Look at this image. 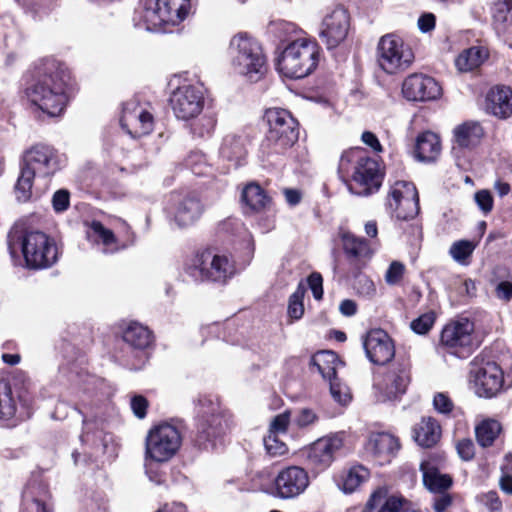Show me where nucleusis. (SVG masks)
<instances>
[{
    "label": "nucleus",
    "instance_id": "1",
    "mask_svg": "<svg viewBox=\"0 0 512 512\" xmlns=\"http://www.w3.org/2000/svg\"><path fill=\"white\" fill-rule=\"evenodd\" d=\"M71 76L65 64L44 59L36 67L25 93L32 105L51 117L59 116L67 102Z\"/></svg>",
    "mask_w": 512,
    "mask_h": 512
},
{
    "label": "nucleus",
    "instance_id": "2",
    "mask_svg": "<svg viewBox=\"0 0 512 512\" xmlns=\"http://www.w3.org/2000/svg\"><path fill=\"white\" fill-rule=\"evenodd\" d=\"M338 173L348 189L360 196L371 195L378 191L382 184L379 163L361 148H354L342 154Z\"/></svg>",
    "mask_w": 512,
    "mask_h": 512
},
{
    "label": "nucleus",
    "instance_id": "3",
    "mask_svg": "<svg viewBox=\"0 0 512 512\" xmlns=\"http://www.w3.org/2000/svg\"><path fill=\"white\" fill-rule=\"evenodd\" d=\"M60 169V156L52 146L36 144L26 150L22 157L20 175L15 185L17 200L26 202L30 199L35 178L50 179Z\"/></svg>",
    "mask_w": 512,
    "mask_h": 512
},
{
    "label": "nucleus",
    "instance_id": "4",
    "mask_svg": "<svg viewBox=\"0 0 512 512\" xmlns=\"http://www.w3.org/2000/svg\"><path fill=\"white\" fill-rule=\"evenodd\" d=\"M195 409L197 423L193 441L200 449L213 448L216 441L230 431L232 416L211 395L200 396Z\"/></svg>",
    "mask_w": 512,
    "mask_h": 512
},
{
    "label": "nucleus",
    "instance_id": "5",
    "mask_svg": "<svg viewBox=\"0 0 512 512\" xmlns=\"http://www.w3.org/2000/svg\"><path fill=\"white\" fill-rule=\"evenodd\" d=\"M228 56L233 70L252 82L267 70L266 56L260 42L247 32L235 34L229 42Z\"/></svg>",
    "mask_w": 512,
    "mask_h": 512
},
{
    "label": "nucleus",
    "instance_id": "6",
    "mask_svg": "<svg viewBox=\"0 0 512 512\" xmlns=\"http://www.w3.org/2000/svg\"><path fill=\"white\" fill-rule=\"evenodd\" d=\"M18 246L27 267L43 269L50 267L57 261V247L52 239L40 231H30L24 235L18 232H10L8 235V249L12 257H15Z\"/></svg>",
    "mask_w": 512,
    "mask_h": 512
},
{
    "label": "nucleus",
    "instance_id": "7",
    "mask_svg": "<svg viewBox=\"0 0 512 512\" xmlns=\"http://www.w3.org/2000/svg\"><path fill=\"white\" fill-rule=\"evenodd\" d=\"M190 0H141L135 11L136 25L141 23L146 30L154 31L165 24L178 25L189 14Z\"/></svg>",
    "mask_w": 512,
    "mask_h": 512
},
{
    "label": "nucleus",
    "instance_id": "8",
    "mask_svg": "<svg viewBox=\"0 0 512 512\" xmlns=\"http://www.w3.org/2000/svg\"><path fill=\"white\" fill-rule=\"evenodd\" d=\"M316 41L301 38L288 44L277 61L278 71L285 77L300 79L314 71L319 60Z\"/></svg>",
    "mask_w": 512,
    "mask_h": 512
},
{
    "label": "nucleus",
    "instance_id": "9",
    "mask_svg": "<svg viewBox=\"0 0 512 512\" xmlns=\"http://www.w3.org/2000/svg\"><path fill=\"white\" fill-rule=\"evenodd\" d=\"M268 131L261 144L264 153L282 154L298 140V122L282 108H271L265 113Z\"/></svg>",
    "mask_w": 512,
    "mask_h": 512
},
{
    "label": "nucleus",
    "instance_id": "10",
    "mask_svg": "<svg viewBox=\"0 0 512 512\" xmlns=\"http://www.w3.org/2000/svg\"><path fill=\"white\" fill-rule=\"evenodd\" d=\"M184 273L194 283H225L235 274L231 259L207 249L197 252L184 265Z\"/></svg>",
    "mask_w": 512,
    "mask_h": 512
},
{
    "label": "nucleus",
    "instance_id": "11",
    "mask_svg": "<svg viewBox=\"0 0 512 512\" xmlns=\"http://www.w3.org/2000/svg\"><path fill=\"white\" fill-rule=\"evenodd\" d=\"M379 67L387 74H397L408 69L414 61L411 47L395 34H386L379 39L376 49Z\"/></svg>",
    "mask_w": 512,
    "mask_h": 512
},
{
    "label": "nucleus",
    "instance_id": "12",
    "mask_svg": "<svg viewBox=\"0 0 512 512\" xmlns=\"http://www.w3.org/2000/svg\"><path fill=\"white\" fill-rule=\"evenodd\" d=\"M182 444L179 430L168 423L159 424L149 430L145 439V458L158 463L172 459Z\"/></svg>",
    "mask_w": 512,
    "mask_h": 512
},
{
    "label": "nucleus",
    "instance_id": "13",
    "mask_svg": "<svg viewBox=\"0 0 512 512\" xmlns=\"http://www.w3.org/2000/svg\"><path fill=\"white\" fill-rule=\"evenodd\" d=\"M469 381L476 395L492 398L503 388L504 373L495 362L474 361L471 364Z\"/></svg>",
    "mask_w": 512,
    "mask_h": 512
},
{
    "label": "nucleus",
    "instance_id": "14",
    "mask_svg": "<svg viewBox=\"0 0 512 512\" xmlns=\"http://www.w3.org/2000/svg\"><path fill=\"white\" fill-rule=\"evenodd\" d=\"M169 102L177 119L189 121L199 116L204 108V90L199 85L183 84L171 93Z\"/></svg>",
    "mask_w": 512,
    "mask_h": 512
},
{
    "label": "nucleus",
    "instance_id": "15",
    "mask_svg": "<svg viewBox=\"0 0 512 512\" xmlns=\"http://www.w3.org/2000/svg\"><path fill=\"white\" fill-rule=\"evenodd\" d=\"M386 207L398 220L413 219L419 213V196L414 184L395 182L388 194Z\"/></svg>",
    "mask_w": 512,
    "mask_h": 512
},
{
    "label": "nucleus",
    "instance_id": "16",
    "mask_svg": "<svg viewBox=\"0 0 512 512\" xmlns=\"http://www.w3.org/2000/svg\"><path fill=\"white\" fill-rule=\"evenodd\" d=\"M410 383V372L403 364L389 367L374 377L373 388L378 401H391L402 396Z\"/></svg>",
    "mask_w": 512,
    "mask_h": 512
},
{
    "label": "nucleus",
    "instance_id": "17",
    "mask_svg": "<svg viewBox=\"0 0 512 512\" xmlns=\"http://www.w3.org/2000/svg\"><path fill=\"white\" fill-rule=\"evenodd\" d=\"M349 29L350 16L348 11L341 6H337L328 10L324 15L319 28V37L327 49H333L346 39Z\"/></svg>",
    "mask_w": 512,
    "mask_h": 512
},
{
    "label": "nucleus",
    "instance_id": "18",
    "mask_svg": "<svg viewBox=\"0 0 512 512\" xmlns=\"http://www.w3.org/2000/svg\"><path fill=\"white\" fill-rule=\"evenodd\" d=\"M474 331L473 322L464 318L447 324L441 333V343L457 357L465 358L471 353Z\"/></svg>",
    "mask_w": 512,
    "mask_h": 512
},
{
    "label": "nucleus",
    "instance_id": "19",
    "mask_svg": "<svg viewBox=\"0 0 512 512\" xmlns=\"http://www.w3.org/2000/svg\"><path fill=\"white\" fill-rule=\"evenodd\" d=\"M342 446L343 439L338 434L316 440L304 452L307 466L316 471L325 470L331 465L335 453Z\"/></svg>",
    "mask_w": 512,
    "mask_h": 512
},
{
    "label": "nucleus",
    "instance_id": "20",
    "mask_svg": "<svg viewBox=\"0 0 512 512\" xmlns=\"http://www.w3.org/2000/svg\"><path fill=\"white\" fill-rule=\"evenodd\" d=\"M366 357L376 365H385L395 356V345L389 334L382 329H371L362 338Z\"/></svg>",
    "mask_w": 512,
    "mask_h": 512
},
{
    "label": "nucleus",
    "instance_id": "21",
    "mask_svg": "<svg viewBox=\"0 0 512 512\" xmlns=\"http://www.w3.org/2000/svg\"><path fill=\"white\" fill-rule=\"evenodd\" d=\"M204 212V204L194 192L174 195L171 215L178 227H188L197 222Z\"/></svg>",
    "mask_w": 512,
    "mask_h": 512
},
{
    "label": "nucleus",
    "instance_id": "22",
    "mask_svg": "<svg viewBox=\"0 0 512 512\" xmlns=\"http://www.w3.org/2000/svg\"><path fill=\"white\" fill-rule=\"evenodd\" d=\"M31 415L26 400L15 394L7 379H0V421L13 422L24 420Z\"/></svg>",
    "mask_w": 512,
    "mask_h": 512
},
{
    "label": "nucleus",
    "instance_id": "23",
    "mask_svg": "<svg viewBox=\"0 0 512 512\" xmlns=\"http://www.w3.org/2000/svg\"><path fill=\"white\" fill-rule=\"evenodd\" d=\"M402 93L407 100L425 102L438 99L442 95V88L433 77L415 73L404 80Z\"/></svg>",
    "mask_w": 512,
    "mask_h": 512
},
{
    "label": "nucleus",
    "instance_id": "24",
    "mask_svg": "<svg viewBox=\"0 0 512 512\" xmlns=\"http://www.w3.org/2000/svg\"><path fill=\"white\" fill-rule=\"evenodd\" d=\"M309 486L307 471L300 466L282 469L275 478L276 495L282 499L295 498Z\"/></svg>",
    "mask_w": 512,
    "mask_h": 512
},
{
    "label": "nucleus",
    "instance_id": "25",
    "mask_svg": "<svg viewBox=\"0 0 512 512\" xmlns=\"http://www.w3.org/2000/svg\"><path fill=\"white\" fill-rule=\"evenodd\" d=\"M121 127L132 137H141L153 130L154 119L151 113L144 110L135 101L124 104L120 118Z\"/></svg>",
    "mask_w": 512,
    "mask_h": 512
},
{
    "label": "nucleus",
    "instance_id": "26",
    "mask_svg": "<svg viewBox=\"0 0 512 512\" xmlns=\"http://www.w3.org/2000/svg\"><path fill=\"white\" fill-rule=\"evenodd\" d=\"M248 139L242 132L227 133L219 148V155L223 160L230 162L234 167L242 165L247 156Z\"/></svg>",
    "mask_w": 512,
    "mask_h": 512
},
{
    "label": "nucleus",
    "instance_id": "27",
    "mask_svg": "<svg viewBox=\"0 0 512 512\" xmlns=\"http://www.w3.org/2000/svg\"><path fill=\"white\" fill-rule=\"evenodd\" d=\"M241 203L246 214H257L270 208L271 198L257 182H250L242 189Z\"/></svg>",
    "mask_w": 512,
    "mask_h": 512
},
{
    "label": "nucleus",
    "instance_id": "28",
    "mask_svg": "<svg viewBox=\"0 0 512 512\" xmlns=\"http://www.w3.org/2000/svg\"><path fill=\"white\" fill-rule=\"evenodd\" d=\"M398 449V439L384 432L371 434L366 444V450L371 453L380 464L389 462L390 458Z\"/></svg>",
    "mask_w": 512,
    "mask_h": 512
},
{
    "label": "nucleus",
    "instance_id": "29",
    "mask_svg": "<svg viewBox=\"0 0 512 512\" xmlns=\"http://www.w3.org/2000/svg\"><path fill=\"white\" fill-rule=\"evenodd\" d=\"M486 110L502 119L512 115V90L506 86L492 88L486 97Z\"/></svg>",
    "mask_w": 512,
    "mask_h": 512
},
{
    "label": "nucleus",
    "instance_id": "30",
    "mask_svg": "<svg viewBox=\"0 0 512 512\" xmlns=\"http://www.w3.org/2000/svg\"><path fill=\"white\" fill-rule=\"evenodd\" d=\"M341 365L337 354L329 350L319 351L310 359L311 370L316 369L326 381L337 378V370Z\"/></svg>",
    "mask_w": 512,
    "mask_h": 512
},
{
    "label": "nucleus",
    "instance_id": "31",
    "mask_svg": "<svg viewBox=\"0 0 512 512\" xmlns=\"http://www.w3.org/2000/svg\"><path fill=\"white\" fill-rule=\"evenodd\" d=\"M88 236L97 244L102 246V252L105 254H114L126 248L120 244L112 230L106 228L99 221H92Z\"/></svg>",
    "mask_w": 512,
    "mask_h": 512
},
{
    "label": "nucleus",
    "instance_id": "32",
    "mask_svg": "<svg viewBox=\"0 0 512 512\" xmlns=\"http://www.w3.org/2000/svg\"><path fill=\"white\" fill-rule=\"evenodd\" d=\"M440 437V424L433 417H423L414 428V439L422 447L434 446Z\"/></svg>",
    "mask_w": 512,
    "mask_h": 512
},
{
    "label": "nucleus",
    "instance_id": "33",
    "mask_svg": "<svg viewBox=\"0 0 512 512\" xmlns=\"http://www.w3.org/2000/svg\"><path fill=\"white\" fill-rule=\"evenodd\" d=\"M441 144L437 134L426 131L416 139L415 154L420 161H434L440 154Z\"/></svg>",
    "mask_w": 512,
    "mask_h": 512
},
{
    "label": "nucleus",
    "instance_id": "34",
    "mask_svg": "<svg viewBox=\"0 0 512 512\" xmlns=\"http://www.w3.org/2000/svg\"><path fill=\"white\" fill-rule=\"evenodd\" d=\"M405 499L402 496H388V490L386 488H378L370 496L367 504V510H373L380 506L378 512H400Z\"/></svg>",
    "mask_w": 512,
    "mask_h": 512
},
{
    "label": "nucleus",
    "instance_id": "35",
    "mask_svg": "<svg viewBox=\"0 0 512 512\" xmlns=\"http://www.w3.org/2000/svg\"><path fill=\"white\" fill-rule=\"evenodd\" d=\"M420 469L423 473V482L428 490L442 493L452 485V478L448 474H442L429 462H422Z\"/></svg>",
    "mask_w": 512,
    "mask_h": 512
},
{
    "label": "nucleus",
    "instance_id": "36",
    "mask_svg": "<svg viewBox=\"0 0 512 512\" xmlns=\"http://www.w3.org/2000/svg\"><path fill=\"white\" fill-rule=\"evenodd\" d=\"M493 24L498 33L512 36V0H497L492 8Z\"/></svg>",
    "mask_w": 512,
    "mask_h": 512
},
{
    "label": "nucleus",
    "instance_id": "37",
    "mask_svg": "<svg viewBox=\"0 0 512 512\" xmlns=\"http://www.w3.org/2000/svg\"><path fill=\"white\" fill-rule=\"evenodd\" d=\"M152 332L138 322L130 323L123 332V340L134 349L143 350L152 343Z\"/></svg>",
    "mask_w": 512,
    "mask_h": 512
},
{
    "label": "nucleus",
    "instance_id": "38",
    "mask_svg": "<svg viewBox=\"0 0 512 512\" xmlns=\"http://www.w3.org/2000/svg\"><path fill=\"white\" fill-rule=\"evenodd\" d=\"M341 240L343 249L349 258L360 259L370 257L372 254L367 240L356 237L350 232H342Z\"/></svg>",
    "mask_w": 512,
    "mask_h": 512
},
{
    "label": "nucleus",
    "instance_id": "39",
    "mask_svg": "<svg viewBox=\"0 0 512 512\" xmlns=\"http://www.w3.org/2000/svg\"><path fill=\"white\" fill-rule=\"evenodd\" d=\"M483 136L482 127L476 122H465L454 129V137L461 147L475 145Z\"/></svg>",
    "mask_w": 512,
    "mask_h": 512
},
{
    "label": "nucleus",
    "instance_id": "40",
    "mask_svg": "<svg viewBox=\"0 0 512 512\" xmlns=\"http://www.w3.org/2000/svg\"><path fill=\"white\" fill-rule=\"evenodd\" d=\"M486 57L487 53L481 47H471L459 54L455 65L458 70L468 72L479 67Z\"/></svg>",
    "mask_w": 512,
    "mask_h": 512
},
{
    "label": "nucleus",
    "instance_id": "41",
    "mask_svg": "<svg viewBox=\"0 0 512 512\" xmlns=\"http://www.w3.org/2000/svg\"><path fill=\"white\" fill-rule=\"evenodd\" d=\"M501 424L493 419L483 420L475 428L477 442L482 447H488L493 444L501 432Z\"/></svg>",
    "mask_w": 512,
    "mask_h": 512
},
{
    "label": "nucleus",
    "instance_id": "42",
    "mask_svg": "<svg viewBox=\"0 0 512 512\" xmlns=\"http://www.w3.org/2000/svg\"><path fill=\"white\" fill-rule=\"evenodd\" d=\"M368 476L369 472L363 466L352 467L342 476L341 488L345 493H352L368 479Z\"/></svg>",
    "mask_w": 512,
    "mask_h": 512
},
{
    "label": "nucleus",
    "instance_id": "43",
    "mask_svg": "<svg viewBox=\"0 0 512 512\" xmlns=\"http://www.w3.org/2000/svg\"><path fill=\"white\" fill-rule=\"evenodd\" d=\"M475 248L476 244L474 242L469 240H459L455 241L450 246L449 254L455 262L461 265H467Z\"/></svg>",
    "mask_w": 512,
    "mask_h": 512
},
{
    "label": "nucleus",
    "instance_id": "44",
    "mask_svg": "<svg viewBox=\"0 0 512 512\" xmlns=\"http://www.w3.org/2000/svg\"><path fill=\"white\" fill-rule=\"evenodd\" d=\"M305 292V286L300 283L295 292L289 297L288 315L294 320H299L304 314L303 299Z\"/></svg>",
    "mask_w": 512,
    "mask_h": 512
},
{
    "label": "nucleus",
    "instance_id": "45",
    "mask_svg": "<svg viewBox=\"0 0 512 512\" xmlns=\"http://www.w3.org/2000/svg\"><path fill=\"white\" fill-rule=\"evenodd\" d=\"M216 126V119L212 115H205L193 124L191 131L198 137L211 136Z\"/></svg>",
    "mask_w": 512,
    "mask_h": 512
},
{
    "label": "nucleus",
    "instance_id": "46",
    "mask_svg": "<svg viewBox=\"0 0 512 512\" xmlns=\"http://www.w3.org/2000/svg\"><path fill=\"white\" fill-rule=\"evenodd\" d=\"M329 382L330 393L332 398L341 405H346L350 402L351 396L348 387L344 385L339 378L332 379Z\"/></svg>",
    "mask_w": 512,
    "mask_h": 512
},
{
    "label": "nucleus",
    "instance_id": "47",
    "mask_svg": "<svg viewBox=\"0 0 512 512\" xmlns=\"http://www.w3.org/2000/svg\"><path fill=\"white\" fill-rule=\"evenodd\" d=\"M435 321V314L433 312L425 313L418 318L414 319L410 327L417 334H426L433 326Z\"/></svg>",
    "mask_w": 512,
    "mask_h": 512
},
{
    "label": "nucleus",
    "instance_id": "48",
    "mask_svg": "<svg viewBox=\"0 0 512 512\" xmlns=\"http://www.w3.org/2000/svg\"><path fill=\"white\" fill-rule=\"evenodd\" d=\"M355 288L357 293L367 299L372 298L376 294V286L374 282L365 275L356 278Z\"/></svg>",
    "mask_w": 512,
    "mask_h": 512
},
{
    "label": "nucleus",
    "instance_id": "49",
    "mask_svg": "<svg viewBox=\"0 0 512 512\" xmlns=\"http://www.w3.org/2000/svg\"><path fill=\"white\" fill-rule=\"evenodd\" d=\"M405 273V265L399 261H393L385 273V281L388 285L398 284Z\"/></svg>",
    "mask_w": 512,
    "mask_h": 512
},
{
    "label": "nucleus",
    "instance_id": "50",
    "mask_svg": "<svg viewBox=\"0 0 512 512\" xmlns=\"http://www.w3.org/2000/svg\"><path fill=\"white\" fill-rule=\"evenodd\" d=\"M433 407L438 413L448 415L453 411L454 403L446 393L438 392L433 397Z\"/></svg>",
    "mask_w": 512,
    "mask_h": 512
},
{
    "label": "nucleus",
    "instance_id": "51",
    "mask_svg": "<svg viewBox=\"0 0 512 512\" xmlns=\"http://www.w3.org/2000/svg\"><path fill=\"white\" fill-rule=\"evenodd\" d=\"M290 422V412L285 411L275 416L270 424L269 434L279 435L287 431Z\"/></svg>",
    "mask_w": 512,
    "mask_h": 512
},
{
    "label": "nucleus",
    "instance_id": "52",
    "mask_svg": "<svg viewBox=\"0 0 512 512\" xmlns=\"http://www.w3.org/2000/svg\"><path fill=\"white\" fill-rule=\"evenodd\" d=\"M277 436L278 435L268 434L264 438L266 450L270 455L273 456L283 455L287 451L286 445L282 441L278 440Z\"/></svg>",
    "mask_w": 512,
    "mask_h": 512
},
{
    "label": "nucleus",
    "instance_id": "53",
    "mask_svg": "<svg viewBox=\"0 0 512 512\" xmlns=\"http://www.w3.org/2000/svg\"><path fill=\"white\" fill-rule=\"evenodd\" d=\"M479 502L485 505L490 512H499L502 509V502L496 491H489L478 496Z\"/></svg>",
    "mask_w": 512,
    "mask_h": 512
},
{
    "label": "nucleus",
    "instance_id": "54",
    "mask_svg": "<svg viewBox=\"0 0 512 512\" xmlns=\"http://www.w3.org/2000/svg\"><path fill=\"white\" fill-rule=\"evenodd\" d=\"M52 205L56 212H64L70 205V193L66 189L56 191L52 197Z\"/></svg>",
    "mask_w": 512,
    "mask_h": 512
},
{
    "label": "nucleus",
    "instance_id": "55",
    "mask_svg": "<svg viewBox=\"0 0 512 512\" xmlns=\"http://www.w3.org/2000/svg\"><path fill=\"white\" fill-rule=\"evenodd\" d=\"M475 202L479 209L488 214L493 208V197L488 190H480L474 195Z\"/></svg>",
    "mask_w": 512,
    "mask_h": 512
},
{
    "label": "nucleus",
    "instance_id": "56",
    "mask_svg": "<svg viewBox=\"0 0 512 512\" xmlns=\"http://www.w3.org/2000/svg\"><path fill=\"white\" fill-rule=\"evenodd\" d=\"M158 462L148 460L145 458V473L149 480L156 485H161L165 482L164 474L157 468Z\"/></svg>",
    "mask_w": 512,
    "mask_h": 512
},
{
    "label": "nucleus",
    "instance_id": "57",
    "mask_svg": "<svg viewBox=\"0 0 512 512\" xmlns=\"http://www.w3.org/2000/svg\"><path fill=\"white\" fill-rule=\"evenodd\" d=\"M317 419L318 417L313 410L303 408L298 412L294 421L298 427L303 428L315 423Z\"/></svg>",
    "mask_w": 512,
    "mask_h": 512
},
{
    "label": "nucleus",
    "instance_id": "58",
    "mask_svg": "<svg viewBox=\"0 0 512 512\" xmlns=\"http://www.w3.org/2000/svg\"><path fill=\"white\" fill-rule=\"evenodd\" d=\"M271 28L280 39H286L289 34L296 31V26L293 23L284 20L273 22Z\"/></svg>",
    "mask_w": 512,
    "mask_h": 512
},
{
    "label": "nucleus",
    "instance_id": "59",
    "mask_svg": "<svg viewBox=\"0 0 512 512\" xmlns=\"http://www.w3.org/2000/svg\"><path fill=\"white\" fill-rule=\"evenodd\" d=\"M308 285L313 293L315 299L320 300L323 296V279L321 274L314 272L312 273L308 279Z\"/></svg>",
    "mask_w": 512,
    "mask_h": 512
},
{
    "label": "nucleus",
    "instance_id": "60",
    "mask_svg": "<svg viewBox=\"0 0 512 512\" xmlns=\"http://www.w3.org/2000/svg\"><path fill=\"white\" fill-rule=\"evenodd\" d=\"M457 451L463 460H471L475 454L474 443L470 439H462L457 443Z\"/></svg>",
    "mask_w": 512,
    "mask_h": 512
},
{
    "label": "nucleus",
    "instance_id": "61",
    "mask_svg": "<svg viewBox=\"0 0 512 512\" xmlns=\"http://www.w3.org/2000/svg\"><path fill=\"white\" fill-rule=\"evenodd\" d=\"M148 401L141 395H136L131 399V409L136 417L142 419L146 416Z\"/></svg>",
    "mask_w": 512,
    "mask_h": 512
},
{
    "label": "nucleus",
    "instance_id": "62",
    "mask_svg": "<svg viewBox=\"0 0 512 512\" xmlns=\"http://www.w3.org/2000/svg\"><path fill=\"white\" fill-rule=\"evenodd\" d=\"M496 297L503 301H510L512 299V283L509 281H501L495 288Z\"/></svg>",
    "mask_w": 512,
    "mask_h": 512
},
{
    "label": "nucleus",
    "instance_id": "63",
    "mask_svg": "<svg viewBox=\"0 0 512 512\" xmlns=\"http://www.w3.org/2000/svg\"><path fill=\"white\" fill-rule=\"evenodd\" d=\"M418 27L421 32L427 33L435 27V16L432 13H426L419 17Z\"/></svg>",
    "mask_w": 512,
    "mask_h": 512
},
{
    "label": "nucleus",
    "instance_id": "64",
    "mask_svg": "<svg viewBox=\"0 0 512 512\" xmlns=\"http://www.w3.org/2000/svg\"><path fill=\"white\" fill-rule=\"evenodd\" d=\"M452 504V498L447 494H442L435 498L433 508L435 512H444Z\"/></svg>",
    "mask_w": 512,
    "mask_h": 512
}]
</instances>
